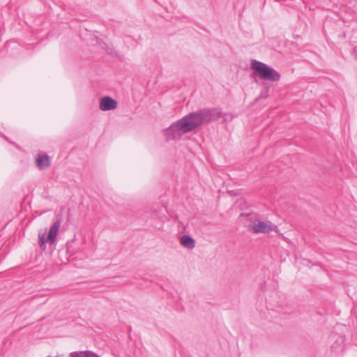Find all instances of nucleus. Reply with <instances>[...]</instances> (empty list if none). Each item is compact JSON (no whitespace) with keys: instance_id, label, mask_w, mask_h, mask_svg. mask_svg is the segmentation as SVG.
<instances>
[{"instance_id":"1","label":"nucleus","mask_w":357,"mask_h":357,"mask_svg":"<svg viewBox=\"0 0 357 357\" xmlns=\"http://www.w3.org/2000/svg\"><path fill=\"white\" fill-rule=\"evenodd\" d=\"M211 119L209 112H194L188 114L173 123L165 130V135L168 139H179L183 134L192 131L203 122Z\"/></svg>"},{"instance_id":"2","label":"nucleus","mask_w":357,"mask_h":357,"mask_svg":"<svg viewBox=\"0 0 357 357\" xmlns=\"http://www.w3.org/2000/svg\"><path fill=\"white\" fill-rule=\"evenodd\" d=\"M251 68L254 74L263 80L275 82L280 79V75L278 71L261 61L252 60Z\"/></svg>"},{"instance_id":"3","label":"nucleus","mask_w":357,"mask_h":357,"mask_svg":"<svg viewBox=\"0 0 357 357\" xmlns=\"http://www.w3.org/2000/svg\"><path fill=\"white\" fill-rule=\"evenodd\" d=\"M277 227L270 222H263L258 219H255L248 225V229L255 234H269L275 231Z\"/></svg>"},{"instance_id":"4","label":"nucleus","mask_w":357,"mask_h":357,"mask_svg":"<svg viewBox=\"0 0 357 357\" xmlns=\"http://www.w3.org/2000/svg\"><path fill=\"white\" fill-rule=\"evenodd\" d=\"M100 109L102 111L112 110L116 108L117 102L111 97H103L100 102Z\"/></svg>"},{"instance_id":"5","label":"nucleus","mask_w":357,"mask_h":357,"mask_svg":"<svg viewBox=\"0 0 357 357\" xmlns=\"http://www.w3.org/2000/svg\"><path fill=\"white\" fill-rule=\"evenodd\" d=\"M36 163L40 169H47L51 165L50 158L46 154H38Z\"/></svg>"},{"instance_id":"6","label":"nucleus","mask_w":357,"mask_h":357,"mask_svg":"<svg viewBox=\"0 0 357 357\" xmlns=\"http://www.w3.org/2000/svg\"><path fill=\"white\" fill-rule=\"evenodd\" d=\"M61 227V220H58L55 221L52 225L50 227L49 234H48V241L50 243L53 244L57 236L58 231Z\"/></svg>"},{"instance_id":"7","label":"nucleus","mask_w":357,"mask_h":357,"mask_svg":"<svg viewBox=\"0 0 357 357\" xmlns=\"http://www.w3.org/2000/svg\"><path fill=\"white\" fill-rule=\"evenodd\" d=\"M198 112H209L211 114V119L207 121L203 122L202 124L208 123L212 121H215V120H217V119H219L223 117V113L220 111H218V109L216 108L202 109V110H199Z\"/></svg>"},{"instance_id":"8","label":"nucleus","mask_w":357,"mask_h":357,"mask_svg":"<svg viewBox=\"0 0 357 357\" xmlns=\"http://www.w3.org/2000/svg\"><path fill=\"white\" fill-rule=\"evenodd\" d=\"M181 243L188 249H192L195 247V241L190 236L184 235L181 239Z\"/></svg>"},{"instance_id":"9","label":"nucleus","mask_w":357,"mask_h":357,"mask_svg":"<svg viewBox=\"0 0 357 357\" xmlns=\"http://www.w3.org/2000/svg\"><path fill=\"white\" fill-rule=\"evenodd\" d=\"M91 351H73L70 353V357H90Z\"/></svg>"},{"instance_id":"10","label":"nucleus","mask_w":357,"mask_h":357,"mask_svg":"<svg viewBox=\"0 0 357 357\" xmlns=\"http://www.w3.org/2000/svg\"><path fill=\"white\" fill-rule=\"evenodd\" d=\"M39 245L43 250L46 249V240L44 234H38Z\"/></svg>"},{"instance_id":"11","label":"nucleus","mask_w":357,"mask_h":357,"mask_svg":"<svg viewBox=\"0 0 357 357\" xmlns=\"http://www.w3.org/2000/svg\"><path fill=\"white\" fill-rule=\"evenodd\" d=\"M251 215V213L247 211V214H246V216H247V218Z\"/></svg>"},{"instance_id":"12","label":"nucleus","mask_w":357,"mask_h":357,"mask_svg":"<svg viewBox=\"0 0 357 357\" xmlns=\"http://www.w3.org/2000/svg\"><path fill=\"white\" fill-rule=\"evenodd\" d=\"M244 215V213H241V215H240V217L239 218H241Z\"/></svg>"}]
</instances>
